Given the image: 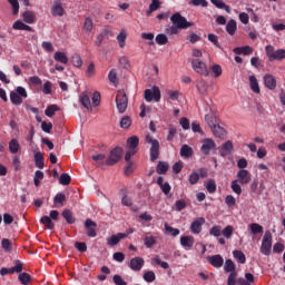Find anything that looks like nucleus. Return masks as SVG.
<instances>
[{
	"label": "nucleus",
	"mask_w": 285,
	"mask_h": 285,
	"mask_svg": "<svg viewBox=\"0 0 285 285\" xmlns=\"http://www.w3.org/2000/svg\"><path fill=\"white\" fill-rule=\"evenodd\" d=\"M126 39H128V33H126V31L122 29L120 33L117 36L119 48H126Z\"/></svg>",
	"instance_id": "obj_34"
},
{
	"label": "nucleus",
	"mask_w": 285,
	"mask_h": 285,
	"mask_svg": "<svg viewBox=\"0 0 285 285\" xmlns=\"http://www.w3.org/2000/svg\"><path fill=\"white\" fill-rule=\"evenodd\" d=\"M191 68L197 75L210 77V68L202 59H190Z\"/></svg>",
	"instance_id": "obj_2"
},
{
	"label": "nucleus",
	"mask_w": 285,
	"mask_h": 285,
	"mask_svg": "<svg viewBox=\"0 0 285 285\" xmlns=\"http://www.w3.org/2000/svg\"><path fill=\"white\" fill-rule=\"evenodd\" d=\"M170 21L173 26H176L177 28H179V30H187V28L195 26L194 22H189L188 20H186V18L179 12L174 13L170 17Z\"/></svg>",
	"instance_id": "obj_3"
},
{
	"label": "nucleus",
	"mask_w": 285,
	"mask_h": 285,
	"mask_svg": "<svg viewBox=\"0 0 285 285\" xmlns=\"http://www.w3.org/2000/svg\"><path fill=\"white\" fill-rule=\"evenodd\" d=\"M43 95H52V82L46 81L42 86Z\"/></svg>",
	"instance_id": "obj_58"
},
{
	"label": "nucleus",
	"mask_w": 285,
	"mask_h": 285,
	"mask_svg": "<svg viewBox=\"0 0 285 285\" xmlns=\"http://www.w3.org/2000/svg\"><path fill=\"white\" fill-rule=\"evenodd\" d=\"M206 190L213 195V193L217 191V184L215 183L214 179H209L207 180V183L205 184Z\"/></svg>",
	"instance_id": "obj_41"
},
{
	"label": "nucleus",
	"mask_w": 285,
	"mask_h": 285,
	"mask_svg": "<svg viewBox=\"0 0 285 285\" xmlns=\"http://www.w3.org/2000/svg\"><path fill=\"white\" fill-rule=\"evenodd\" d=\"M85 228L87 230V237H97V223L95 220L87 218L85 222Z\"/></svg>",
	"instance_id": "obj_11"
},
{
	"label": "nucleus",
	"mask_w": 285,
	"mask_h": 285,
	"mask_svg": "<svg viewBox=\"0 0 285 285\" xmlns=\"http://www.w3.org/2000/svg\"><path fill=\"white\" fill-rule=\"evenodd\" d=\"M209 70H212V73L214 75V77H222V72H224L223 71V69H222V66H219V65H213L210 68H209Z\"/></svg>",
	"instance_id": "obj_51"
},
{
	"label": "nucleus",
	"mask_w": 285,
	"mask_h": 285,
	"mask_svg": "<svg viewBox=\"0 0 285 285\" xmlns=\"http://www.w3.org/2000/svg\"><path fill=\"white\" fill-rule=\"evenodd\" d=\"M66 202V194L58 193L53 198L55 206L61 207L63 206V203Z\"/></svg>",
	"instance_id": "obj_36"
},
{
	"label": "nucleus",
	"mask_w": 285,
	"mask_h": 285,
	"mask_svg": "<svg viewBox=\"0 0 285 285\" xmlns=\"http://www.w3.org/2000/svg\"><path fill=\"white\" fill-rule=\"evenodd\" d=\"M217 148V144L212 138H207L203 140V145L200 150L203 155H210V150H215Z\"/></svg>",
	"instance_id": "obj_10"
},
{
	"label": "nucleus",
	"mask_w": 285,
	"mask_h": 285,
	"mask_svg": "<svg viewBox=\"0 0 285 285\" xmlns=\"http://www.w3.org/2000/svg\"><path fill=\"white\" fill-rule=\"evenodd\" d=\"M208 41H210V43H213V46H215L216 48H222V45L219 43V37H217L214 33H208L207 36Z\"/></svg>",
	"instance_id": "obj_46"
},
{
	"label": "nucleus",
	"mask_w": 285,
	"mask_h": 285,
	"mask_svg": "<svg viewBox=\"0 0 285 285\" xmlns=\"http://www.w3.org/2000/svg\"><path fill=\"white\" fill-rule=\"evenodd\" d=\"M156 43H158V46H166V43H168V37L165 33L157 35Z\"/></svg>",
	"instance_id": "obj_50"
},
{
	"label": "nucleus",
	"mask_w": 285,
	"mask_h": 285,
	"mask_svg": "<svg viewBox=\"0 0 285 285\" xmlns=\"http://www.w3.org/2000/svg\"><path fill=\"white\" fill-rule=\"evenodd\" d=\"M71 63L72 66H75L76 68H81V66H83V60L81 59V56L79 53H75L71 57Z\"/></svg>",
	"instance_id": "obj_40"
},
{
	"label": "nucleus",
	"mask_w": 285,
	"mask_h": 285,
	"mask_svg": "<svg viewBox=\"0 0 285 285\" xmlns=\"http://www.w3.org/2000/svg\"><path fill=\"white\" fill-rule=\"evenodd\" d=\"M62 217L66 219L67 224H75V216H72V212H70V209H65L62 212Z\"/></svg>",
	"instance_id": "obj_42"
},
{
	"label": "nucleus",
	"mask_w": 285,
	"mask_h": 285,
	"mask_svg": "<svg viewBox=\"0 0 285 285\" xmlns=\"http://www.w3.org/2000/svg\"><path fill=\"white\" fill-rule=\"evenodd\" d=\"M206 224V219L204 217H198L190 224V230L194 235H199L202 233V226Z\"/></svg>",
	"instance_id": "obj_12"
},
{
	"label": "nucleus",
	"mask_w": 285,
	"mask_h": 285,
	"mask_svg": "<svg viewBox=\"0 0 285 285\" xmlns=\"http://www.w3.org/2000/svg\"><path fill=\"white\" fill-rule=\"evenodd\" d=\"M235 229L233 228L232 225L226 226L223 230H222V235H224L226 237V239H230V237H233V232Z\"/></svg>",
	"instance_id": "obj_54"
},
{
	"label": "nucleus",
	"mask_w": 285,
	"mask_h": 285,
	"mask_svg": "<svg viewBox=\"0 0 285 285\" xmlns=\"http://www.w3.org/2000/svg\"><path fill=\"white\" fill-rule=\"evenodd\" d=\"M59 111V107L57 105H50L49 107H47V109L45 110V115L47 117H55V112Z\"/></svg>",
	"instance_id": "obj_45"
},
{
	"label": "nucleus",
	"mask_w": 285,
	"mask_h": 285,
	"mask_svg": "<svg viewBox=\"0 0 285 285\" xmlns=\"http://www.w3.org/2000/svg\"><path fill=\"white\" fill-rule=\"evenodd\" d=\"M41 179H43V171L37 170L35 173V177H33L35 186H40L41 185Z\"/></svg>",
	"instance_id": "obj_53"
},
{
	"label": "nucleus",
	"mask_w": 285,
	"mask_h": 285,
	"mask_svg": "<svg viewBox=\"0 0 285 285\" xmlns=\"http://www.w3.org/2000/svg\"><path fill=\"white\" fill-rule=\"evenodd\" d=\"M282 59H285V50L278 49V50L274 51L272 61H282Z\"/></svg>",
	"instance_id": "obj_44"
},
{
	"label": "nucleus",
	"mask_w": 285,
	"mask_h": 285,
	"mask_svg": "<svg viewBox=\"0 0 285 285\" xmlns=\"http://www.w3.org/2000/svg\"><path fill=\"white\" fill-rule=\"evenodd\" d=\"M209 235L213 237H220L222 236V226H213L209 230Z\"/></svg>",
	"instance_id": "obj_55"
},
{
	"label": "nucleus",
	"mask_w": 285,
	"mask_h": 285,
	"mask_svg": "<svg viewBox=\"0 0 285 285\" xmlns=\"http://www.w3.org/2000/svg\"><path fill=\"white\" fill-rule=\"evenodd\" d=\"M1 246L7 253H10V250H12V242H10V239L8 238L1 240Z\"/></svg>",
	"instance_id": "obj_57"
},
{
	"label": "nucleus",
	"mask_w": 285,
	"mask_h": 285,
	"mask_svg": "<svg viewBox=\"0 0 285 285\" xmlns=\"http://www.w3.org/2000/svg\"><path fill=\"white\" fill-rule=\"evenodd\" d=\"M35 164L37 168H40V170H42L45 163H43V154H41L40 151L35 154Z\"/></svg>",
	"instance_id": "obj_37"
},
{
	"label": "nucleus",
	"mask_w": 285,
	"mask_h": 285,
	"mask_svg": "<svg viewBox=\"0 0 285 285\" xmlns=\"http://www.w3.org/2000/svg\"><path fill=\"white\" fill-rule=\"evenodd\" d=\"M129 268L135 272L141 271L144 268V258L141 257H135L130 259Z\"/></svg>",
	"instance_id": "obj_15"
},
{
	"label": "nucleus",
	"mask_w": 285,
	"mask_h": 285,
	"mask_svg": "<svg viewBox=\"0 0 285 285\" xmlns=\"http://www.w3.org/2000/svg\"><path fill=\"white\" fill-rule=\"evenodd\" d=\"M12 28L13 30H26L27 32H32V27L23 23L21 20H17Z\"/></svg>",
	"instance_id": "obj_28"
},
{
	"label": "nucleus",
	"mask_w": 285,
	"mask_h": 285,
	"mask_svg": "<svg viewBox=\"0 0 285 285\" xmlns=\"http://www.w3.org/2000/svg\"><path fill=\"white\" fill-rule=\"evenodd\" d=\"M180 245L183 246V248L190 250V248H193V246H195V238L193 236H181Z\"/></svg>",
	"instance_id": "obj_17"
},
{
	"label": "nucleus",
	"mask_w": 285,
	"mask_h": 285,
	"mask_svg": "<svg viewBox=\"0 0 285 285\" xmlns=\"http://www.w3.org/2000/svg\"><path fill=\"white\" fill-rule=\"evenodd\" d=\"M79 101L85 108H87V110H92V104L90 102V97L87 96V94H81Z\"/></svg>",
	"instance_id": "obj_24"
},
{
	"label": "nucleus",
	"mask_w": 285,
	"mask_h": 285,
	"mask_svg": "<svg viewBox=\"0 0 285 285\" xmlns=\"http://www.w3.org/2000/svg\"><path fill=\"white\" fill-rule=\"evenodd\" d=\"M233 52L235 55H245V56L253 55V47L250 46L236 47L233 49Z\"/></svg>",
	"instance_id": "obj_23"
},
{
	"label": "nucleus",
	"mask_w": 285,
	"mask_h": 285,
	"mask_svg": "<svg viewBox=\"0 0 285 285\" xmlns=\"http://www.w3.org/2000/svg\"><path fill=\"white\" fill-rule=\"evenodd\" d=\"M122 155H124V149L119 147L114 148L110 151L109 157L105 161L106 166H115V164H117L119 159H121Z\"/></svg>",
	"instance_id": "obj_8"
},
{
	"label": "nucleus",
	"mask_w": 285,
	"mask_h": 285,
	"mask_svg": "<svg viewBox=\"0 0 285 285\" xmlns=\"http://www.w3.org/2000/svg\"><path fill=\"white\" fill-rule=\"evenodd\" d=\"M273 248V234L271 230H266L261 245V253L262 255H271V249Z\"/></svg>",
	"instance_id": "obj_4"
},
{
	"label": "nucleus",
	"mask_w": 285,
	"mask_h": 285,
	"mask_svg": "<svg viewBox=\"0 0 285 285\" xmlns=\"http://www.w3.org/2000/svg\"><path fill=\"white\" fill-rule=\"evenodd\" d=\"M249 88L255 95H259V81L257 80V77L255 75L249 76Z\"/></svg>",
	"instance_id": "obj_21"
},
{
	"label": "nucleus",
	"mask_w": 285,
	"mask_h": 285,
	"mask_svg": "<svg viewBox=\"0 0 285 285\" xmlns=\"http://www.w3.org/2000/svg\"><path fill=\"white\" fill-rule=\"evenodd\" d=\"M19 140L13 138L9 141V153H11V155H17V153H19Z\"/></svg>",
	"instance_id": "obj_32"
},
{
	"label": "nucleus",
	"mask_w": 285,
	"mask_h": 285,
	"mask_svg": "<svg viewBox=\"0 0 285 285\" xmlns=\"http://www.w3.org/2000/svg\"><path fill=\"white\" fill-rule=\"evenodd\" d=\"M265 52L269 59V61H273V57L275 56V47L268 45L265 47Z\"/></svg>",
	"instance_id": "obj_61"
},
{
	"label": "nucleus",
	"mask_w": 285,
	"mask_h": 285,
	"mask_svg": "<svg viewBox=\"0 0 285 285\" xmlns=\"http://www.w3.org/2000/svg\"><path fill=\"white\" fill-rule=\"evenodd\" d=\"M137 146H139V137L132 136L127 140V147L129 150H136L135 148H137Z\"/></svg>",
	"instance_id": "obj_35"
},
{
	"label": "nucleus",
	"mask_w": 285,
	"mask_h": 285,
	"mask_svg": "<svg viewBox=\"0 0 285 285\" xmlns=\"http://www.w3.org/2000/svg\"><path fill=\"white\" fill-rule=\"evenodd\" d=\"M212 131L214 137H217L218 139H226V129L219 125V122L212 127Z\"/></svg>",
	"instance_id": "obj_18"
},
{
	"label": "nucleus",
	"mask_w": 285,
	"mask_h": 285,
	"mask_svg": "<svg viewBox=\"0 0 285 285\" xmlns=\"http://www.w3.org/2000/svg\"><path fill=\"white\" fill-rule=\"evenodd\" d=\"M132 125V120L130 119V116H125L120 120V128L128 129Z\"/></svg>",
	"instance_id": "obj_48"
},
{
	"label": "nucleus",
	"mask_w": 285,
	"mask_h": 285,
	"mask_svg": "<svg viewBox=\"0 0 285 285\" xmlns=\"http://www.w3.org/2000/svg\"><path fill=\"white\" fill-rule=\"evenodd\" d=\"M161 100V90L159 87L154 86L151 89L145 90V101H160Z\"/></svg>",
	"instance_id": "obj_6"
},
{
	"label": "nucleus",
	"mask_w": 285,
	"mask_h": 285,
	"mask_svg": "<svg viewBox=\"0 0 285 285\" xmlns=\"http://www.w3.org/2000/svg\"><path fill=\"white\" fill-rule=\"evenodd\" d=\"M226 32L233 37L235 36V32H237V21L235 20H229L226 24Z\"/></svg>",
	"instance_id": "obj_26"
},
{
	"label": "nucleus",
	"mask_w": 285,
	"mask_h": 285,
	"mask_svg": "<svg viewBox=\"0 0 285 285\" xmlns=\"http://www.w3.org/2000/svg\"><path fill=\"white\" fill-rule=\"evenodd\" d=\"M14 266L11 267V273H21L23 271V263L21 261H14Z\"/></svg>",
	"instance_id": "obj_56"
},
{
	"label": "nucleus",
	"mask_w": 285,
	"mask_h": 285,
	"mask_svg": "<svg viewBox=\"0 0 285 285\" xmlns=\"http://www.w3.org/2000/svg\"><path fill=\"white\" fill-rule=\"evenodd\" d=\"M264 83L268 90H275V88H277V80L275 79V76L271 73L264 76Z\"/></svg>",
	"instance_id": "obj_14"
},
{
	"label": "nucleus",
	"mask_w": 285,
	"mask_h": 285,
	"mask_svg": "<svg viewBox=\"0 0 285 285\" xmlns=\"http://www.w3.org/2000/svg\"><path fill=\"white\" fill-rule=\"evenodd\" d=\"M194 154L193 147L188 145H183L180 148V157H185V159L190 158V156Z\"/></svg>",
	"instance_id": "obj_31"
},
{
	"label": "nucleus",
	"mask_w": 285,
	"mask_h": 285,
	"mask_svg": "<svg viewBox=\"0 0 285 285\" xmlns=\"http://www.w3.org/2000/svg\"><path fill=\"white\" fill-rule=\"evenodd\" d=\"M166 233H170L171 237H177L179 235V229L168 226V224H165Z\"/></svg>",
	"instance_id": "obj_62"
},
{
	"label": "nucleus",
	"mask_w": 285,
	"mask_h": 285,
	"mask_svg": "<svg viewBox=\"0 0 285 285\" xmlns=\"http://www.w3.org/2000/svg\"><path fill=\"white\" fill-rule=\"evenodd\" d=\"M234 258L237 259L238 264H246V255L242 250L233 252Z\"/></svg>",
	"instance_id": "obj_38"
},
{
	"label": "nucleus",
	"mask_w": 285,
	"mask_h": 285,
	"mask_svg": "<svg viewBox=\"0 0 285 285\" xmlns=\"http://www.w3.org/2000/svg\"><path fill=\"white\" fill-rule=\"evenodd\" d=\"M225 273H235V263L232 259H227L224 265Z\"/></svg>",
	"instance_id": "obj_49"
},
{
	"label": "nucleus",
	"mask_w": 285,
	"mask_h": 285,
	"mask_svg": "<svg viewBox=\"0 0 285 285\" xmlns=\"http://www.w3.org/2000/svg\"><path fill=\"white\" fill-rule=\"evenodd\" d=\"M116 106L120 115H124V112H126V109L128 108V96H126V91L120 90L117 92Z\"/></svg>",
	"instance_id": "obj_5"
},
{
	"label": "nucleus",
	"mask_w": 285,
	"mask_h": 285,
	"mask_svg": "<svg viewBox=\"0 0 285 285\" xmlns=\"http://www.w3.org/2000/svg\"><path fill=\"white\" fill-rule=\"evenodd\" d=\"M57 222V219H59V212L58 210H51L49 216H42L40 222L43 224V226H46V228H48L49 230H53L55 229V223Z\"/></svg>",
	"instance_id": "obj_7"
},
{
	"label": "nucleus",
	"mask_w": 285,
	"mask_h": 285,
	"mask_svg": "<svg viewBox=\"0 0 285 285\" xmlns=\"http://www.w3.org/2000/svg\"><path fill=\"white\" fill-rule=\"evenodd\" d=\"M207 262H209L210 265L214 266V268H222L224 266V257L222 255H213L207 258Z\"/></svg>",
	"instance_id": "obj_13"
},
{
	"label": "nucleus",
	"mask_w": 285,
	"mask_h": 285,
	"mask_svg": "<svg viewBox=\"0 0 285 285\" xmlns=\"http://www.w3.org/2000/svg\"><path fill=\"white\" fill-rule=\"evenodd\" d=\"M53 59H55V61H58L59 63H63V65L68 63V56L63 51H57L53 55Z\"/></svg>",
	"instance_id": "obj_29"
},
{
	"label": "nucleus",
	"mask_w": 285,
	"mask_h": 285,
	"mask_svg": "<svg viewBox=\"0 0 285 285\" xmlns=\"http://www.w3.org/2000/svg\"><path fill=\"white\" fill-rule=\"evenodd\" d=\"M18 279L21 284L28 285L30 284V274L28 273H20Z\"/></svg>",
	"instance_id": "obj_52"
},
{
	"label": "nucleus",
	"mask_w": 285,
	"mask_h": 285,
	"mask_svg": "<svg viewBox=\"0 0 285 285\" xmlns=\"http://www.w3.org/2000/svg\"><path fill=\"white\" fill-rule=\"evenodd\" d=\"M95 28L94 23H92V19L91 18H86L85 22H83V27L82 30L87 33L90 35L92 33V29Z\"/></svg>",
	"instance_id": "obj_33"
},
{
	"label": "nucleus",
	"mask_w": 285,
	"mask_h": 285,
	"mask_svg": "<svg viewBox=\"0 0 285 285\" xmlns=\"http://www.w3.org/2000/svg\"><path fill=\"white\" fill-rule=\"evenodd\" d=\"M205 121L208 125V127L210 128V130H212V128H214V126L219 124V120L213 114L205 115Z\"/></svg>",
	"instance_id": "obj_25"
},
{
	"label": "nucleus",
	"mask_w": 285,
	"mask_h": 285,
	"mask_svg": "<svg viewBox=\"0 0 285 285\" xmlns=\"http://www.w3.org/2000/svg\"><path fill=\"white\" fill-rule=\"evenodd\" d=\"M233 153V141L228 140L220 147L219 155L220 157H228Z\"/></svg>",
	"instance_id": "obj_19"
},
{
	"label": "nucleus",
	"mask_w": 285,
	"mask_h": 285,
	"mask_svg": "<svg viewBox=\"0 0 285 285\" xmlns=\"http://www.w3.org/2000/svg\"><path fill=\"white\" fill-rule=\"evenodd\" d=\"M142 278L148 283L151 284V282H155L157 279V276L155 275V272L148 271L144 274Z\"/></svg>",
	"instance_id": "obj_47"
},
{
	"label": "nucleus",
	"mask_w": 285,
	"mask_h": 285,
	"mask_svg": "<svg viewBox=\"0 0 285 285\" xmlns=\"http://www.w3.org/2000/svg\"><path fill=\"white\" fill-rule=\"evenodd\" d=\"M126 237H128V234H124V233L111 235V237L107 239V244L109 246H117V244L121 242V239H126Z\"/></svg>",
	"instance_id": "obj_16"
},
{
	"label": "nucleus",
	"mask_w": 285,
	"mask_h": 285,
	"mask_svg": "<svg viewBox=\"0 0 285 285\" xmlns=\"http://www.w3.org/2000/svg\"><path fill=\"white\" fill-rule=\"evenodd\" d=\"M157 244V237L153 236L151 233H146L144 238V245L146 248H153Z\"/></svg>",
	"instance_id": "obj_20"
},
{
	"label": "nucleus",
	"mask_w": 285,
	"mask_h": 285,
	"mask_svg": "<svg viewBox=\"0 0 285 285\" xmlns=\"http://www.w3.org/2000/svg\"><path fill=\"white\" fill-rule=\"evenodd\" d=\"M230 188L236 195H239L242 193V186L239 185L238 180H233Z\"/></svg>",
	"instance_id": "obj_59"
},
{
	"label": "nucleus",
	"mask_w": 285,
	"mask_h": 285,
	"mask_svg": "<svg viewBox=\"0 0 285 285\" xmlns=\"http://www.w3.org/2000/svg\"><path fill=\"white\" fill-rule=\"evenodd\" d=\"M63 7L61 6V2H56L51 9V14L53 17H63Z\"/></svg>",
	"instance_id": "obj_27"
},
{
	"label": "nucleus",
	"mask_w": 285,
	"mask_h": 285,
	"mask_svg": "<svg viewBox=\"0 0 285 285\" xmlns=\"http://www.w3.org/2000/svg\"><path fill=\"white\" fill-rule=\"evenodd\" d=\"M227 285H237V273L233 272L227 278Z\"/></svg>",
	"instance_id": "obj_63"
},
{
	"label": "nucleus",
	"mask_w": 285,
	"mask_h": 285,
	"mask_svg": "<svg viewBox=\"0 0 285 285\" xmlns=\"http://www.w3.org/2000/svg\"><path fill=\"white\" fill-rule=\"evenodd\" d=\"M145 141L150 146L149 148V159L150 161H157L159 159V150H160V145L159 140L155 139L153 135L147 134L145 136Z\"/></svg>",
	"instance_id": "obj_1"
},
{
	"label": "nucleus",
	"mask_w": 285,
	"mask_h": 285,
	"mask_svg": "<svg viewBox=\"0 0 285 285\" xmlns=\"http://www.w3.org/2000/svg\"><path fill=\"white\" fill-rule=\"evenodd\" d=\"M70 175L68 174H62L60 175V178H59V184H61V186H68V184H70Z\"/></svg>",
	"instance_id": "obj_60"
},
{
	"label": "nucleus",
	"mask_w": 285,
	"mask_h": 285,
	"mask_svg": "<svg viewBox=\"0 0 285 285\" xmlns=\"http://www.w3.org/2000/svg\"><path fill=\"white\" fill-rule=\"evenodd\" d=\"M248 230L250 235H262L264 227L257 223H252L248 225Z\"/></svg>",
	"instance_id": "obj_22"
},
{
	"label": "nucleus",
	"mask_w": 285,
	"mask_h": 285,
	"mask_svg": "<svg viewBox=\"0 0 285 285\" xmlns=\"http://www.w3.org/2000/svg\"><path fill=\"white\" fill-rule=\"evenodd\" d=\"M236 181L240 184V186H246L250 184V179H253V175L247 169H239L236 174Z\"/></svg>",
	"instance_id": "obj_9"
},
{
	"label": "nucleus",
	"mask_w": 285,
	"mask_h": 285,
	"mask_svg": "<svg viewBox=\"0 0 285 285\" xmlns=\"http://www.w3.org/2000/svg\"><path fill=\"white\" fill-rule=\"evenodd\" d=\"M156 170L158 175H166V173H168V164L164 161H159Z\"/></svg>",
	"instance_id": "obj_43"
},
{
	"label": "nucleus",
	"mask_w": 285,
	"mask_h": 285,
	"mask_svg": "<svg viewBox=\"0 0 285 285\" xmlns=\"http://www.w3.org/2000/svg\"><path fill=\"white\" fill-rule=\"evenodd\" d=\"M24 23H35L37 16L33 11H24L22 14Z\"/></svg>",
	"instance_id": "obj_30"
},
{
	"label": "nucleus",
	"mask_w": 285,
	"mask_h": 285,
	"mask_svg": "<svg viewBox=\"0 0 285 285\" xmlns=\"http://www.w3.org/2000/svg\"><path fill=\"white\" fill-rule=\"evenodd\" d=\"M96 75V69H95V62L89 63L87 70H86V76L89 78H92Z\"/></svg>",
	"instance_id": "obj_64"
},
{
	"label": "nucleus",
	"mask_w": 285,
	"mask_h": 285,
	"mask_svg": "<svg viewBox=\"0 0 285 285\" xmlns=\"http://www.w3.org/2000/svg\"><path fill=\"white\" fill-rule=\"evenodd\" d=\"M10 100L13 106H21L23 104V98H20L14 91L10 92Z\"/></svg>",
	"instance_id": "obj_39"
}]
</instances>
